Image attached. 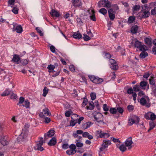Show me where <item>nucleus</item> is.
Wrapping results in <instances>:
<instances>
[{"mask_svg": "<svg viewBox=\"0 0 156 156\" xmlns=\"http://www.w3.org/2000/svg\"><path fill=\"white\" fill-rule=\"evenodd\" d=\"M109 62L110 64V65H112L116 63H117L116 61L113 59H109Z\"/></svg>", "mask_w": 156, "mask_h": 156, "instance_id": "338daca9", "label": "nucleus"}, {"mask_svg": "<svg viewBox=\"0 0 156 156\" xmlns=\"http://www.w3.org/2000/svg\"><path fill=\"white\" fill-rule=\"evenodd\" d=\"M109 16L110 20H113L115 18V14L114 11L112 9H109L108 10Z\"/></svg>", "mask_w": 156, "mask_h": 156, "instance_id": "0eeeda50", "label": "nucleus"}, {"mask_svg": "<svg viewBox=\"0 0 156 156\" xmlns=\"http://www.w3.org/2000/svg\"><path fill=\"white\" fill-rule=\"evenodd\" d=\"M119 148L120 150L122 152H124L126 150V147L124 144L121 145L119 147Z\"/></svg>", "mask_w": 156, "mask_h": 156, "instance_id": "2f4dec72", "label": "nucleus"}, {"mask_svg": "<svg viewBox=\"0 0 156 156\" xmlns=\"http://www.w3.org/2000/svg\"><path fill=\"white\" fill-rule=\"evenodd\" d=\"M110 68H111L113 70H116L118 69L119 67L118 66L117 64V63H115V64L112 65H110Z\"/></svg>", "mask_w": 156, "mask_h": 156, "instance_id": "a878e982", "label": "nucleus"}, {"mask_svg": "<svg viewBox=\"0 0 156 156\" xmlns=\"http://www.w3.org/2000/svg\"><path fill=\"white\" fill-rule=\"evenodd\" d=\"M72 2L75 7H79L81 5V2L80 0H72Z\"/></svg>", "mask_w": 156, "mask_h": 156, "instance_id": "9d476101", "label": "nucleus"}, {"mask_svg": "<svg viewBox=\"0 0 156 156\" xmlns=\"http://www.w3.org/2000/svg\"><path fill=\"white\" fill-rule=\"evenodd\" d=\"M127 92L129 94H133V89L132 88H130L128 89L127 90Z\"/></svg>", "mask_w": 156, "mask_h": 156, "instance_id": "e2e57ef3", "label": "nucleus"}, {"mask_svg": "<svg viewBox=\"0 0 156 156\" xmlns=\"http://www.w3.org/2000/svg\"><path fill=\"white\" fill-rule=\"evenodd\" d=\"M112 140L113 141V142L115 143H117L118 142H120V140L119 139H116L113 137L111 138Z\"/></svg>", "mask_w": 156, "mask_h": 156, "instance_id": "0e129e2a", "label": "nucleus"}, {"mask_svg": "<svg viewBox=\"0 0 156 156\" xmlns=\"http://www.w3.org/2000/svg\"><path fill=\"white\" fill-rule=\"evenodd\" d=\"M89 126H90L88 125V123L87 122H85L84 123H83L82 124L81 128L82 129H85L88 128Z\"/></svg>", "mask_w": 156, "mask_h": 156, "instance_id": "c9c22d12", "label": "nucleus"}, {"mask_svg": "<svg viewBox=\"0 0 156 156\" xmlns=\"http://www.w3.org/2000/svg\"><path fill=\"white\" fill-rule=\"evenodd\" d=\"M48 89L46 87H45L43 90L42 95L44 97H45L48 92Z\"/></svg>", "mask_w": 156, "mask_h": 156, "instance_id": "f704fd0d", "label": "nucleus"}, {"mask_svg": "<svg viewBox=\"0 0 156 156\" xmlns=\"http://www.w3.org/2000/svg\"><path fill=\"white\" fill-rule=\"evenodd\" d=\"M83 39L85 41H88L90 39V37L86 34H83Z\"/></svg>", "mask_w": 156, "mask_h": 156, "instance_id": "49530a36", "label": "nucleus"}, {"mask_svg": "<svg viewBox=\"0 0 156 156\" xmlns=\"http://www.w3.org/2000/svg\"><path fill=\"white\" fill-rule=\"evenodd\" d=\"M76 152V151H74L71 149L68 150L66 151V153L69 155L74 154Z\"/></svg>", "mask_w": 156, "mask_h": 156, "instance_id": "4c0bfd02", "label": "nucleus"}, {"mask_svg": "<svg viewBox=\"0 0 156 156\" xmlns=\"http://www.w3.org/2000/svg\"><path fill=\"white\" fill-rule=\"evenodd\" d=\"M111 6V3L108 1H106L105 3V7H106L107 8H109Z\"/></svg>", "mask_w": 156, "mask_h": 156, "instance_id": "c03bdc74", "label": "nucleus"}, {"mask_svg": "<svg viewBox=\"0 0 156 156\" xmlns=\"http://www.w3.org/2000/svg\"><path fill=\"white\" fill-rule=\"evenodd\" d=\"M103 108L104 110L105 111H107L109 110V108L106 104H104L103 105Z\"/></svg>", "mask_w": 156, "mask_h": 156, "instance_id": "052dcab7", "label": "nucleus"}, {"mask_svg": "<svg viewBox=\"0 0 156 156\" xmlns=\"http://www.w3.org/2000/svg\"><path fill=\"white\" fill-rule=\"evenodd\" d=\"M127 108L129 112L132 111L134 109L133 106L132 105H129L128 106Z\"/></svg>", "mask_w": 156, "mask_h": 156, "instance_id": "680f3d73", "label": "nucleus"}, {"mask_svg": "<svg viewBox=\"0 0 156 156\" xmlns=\"http://www.w3.org/2000/svg\"><path fill=\"white\" fill-rule=\"evenodd\" d=\"M44 143L43 139L41 138L39 141L36 144V145L34 147V149L35 150H39L40 151H42L44 150V148L42 147Z\"/></svg>", "mask_w": 156, "mask_h": 156, "instance_id": "f03ea898", "label": "nucleus"}, {"mask_svg": "<svg viewBox=\"0 0 156 156\" xmlns=\"http://www.w3.org/2000/svg\"><path fill=\"white\" fill-rule=\"evenodd\" d=\"M19 9L15 7H13V9L12 10V12L15 14H17L18 13Z\"/></svg>", "mask_w": 156, "mask_h": 156, "instance_id": "8fccbe9b", "label": "nucleus"}, {"mask_svg": "<svg viewBox=\"0 0 156 156\" xmlns=\"http://www.w3.org/2000/svg\"><path fill=\"white\" fill-rule=\"evenodd\" d=\"M69 147V145L68 144H64L62 145V147L64 149H67Z\"/></svg>", "mask_w": 156, "mask_h": 156, "instance_id": "69168bd1", "label": "nucleus"}, {"mask_svg": "<svg viewBox=\"0 0 156 156\" xmlns=\"http://www.w3.org/2000/svg\"><path fill=\"white\" fill-rule=\"evenodd\" d=\"M147 85V82L145 81H141L140 83V86L142 87H146Z\"/></svg>", "mask_w": 156, "mask_h": 156, "instance_id": "13d9d810", "label": "nucleus"}, {"mask_svg": "<svg viewBox=\"0 0 156 156\" xmlns=\"http://www.w3.org/2000/svg\"><path fill=\"white\" fill-rule=\"evenodd\" d=\"M140 6L139 5H136L133 6V11L134 12L136 11H138L140 9Z\"/></svg>", "mask_w": 156, "mask_h": 156, "instance_id": "c756f323", "label": "nucleus"}, {"mask_svg": "<svg viewBox=\"0 0 156 156\" xmlns=\"http://www.w3.org/2000/svg\"><path fill=\"white\" fill-rule=\"evenodd\" d=\"M11 92L12 91H9L7 89L3 92V93L1 94V96H3L8 95L9 94H11Z\"/></svg>", "mask_w": 156, "mask_h": 156, "instance_id": "bb28decb", "label": "nucleus"}, {"mask_svg": "<svg viewBox=\"0 0 156 156\" xmlns=\"http://www.w3.org/2000/svg\"><path fill=\"white\" fill-rule=\"evenodd\" d=\"M133 143V142L132 141V138L131 137H129L125 141V144L126 146H130Z\"/></svg>", "mask_w": 156, "mask_h": 156, "instance_id": "9b49d317", "label": "nucleus"}, {"mask_svg": "<svg viewBox=\"0 0 156 156\" xmlns=\"http://www.w3.org/2000/svg\"><path fill=\"white\" fill-rule=\"evenodd\" d=\"M109 111L112 114H115L117 112L116 109L114 108H111Z\"/></svg>", "mask_w": 156, "mask_h": 156, "instance_id": "ea45409f", "label": "nucleus"}, {"mask_svg": "<svg viewBox=\"0 0 156 156\" xmlns=\"http://www.w3.org/2000/svg\"><path fill=\"white\" fill-rule=\"evenodd\" d=\"M47 68L49 70H53L55 68V66L54 65L50 64L48 65Z\"/></svg>", "mask_w": 156, "mask_h": 156, "instance_id": "864d4df0", "label": "nucleus"}, {"mask_svg": "<svg viewBox=\"0 0 156 156\" xmlns=\"http://www.w3.org/2000/svg\"><path fill=\"white\" fill-rule=\"evenodd\" d=\"M151 15H156V7H155L154 8L152 9L151 12Z\"/></svg>", "mask_w": 156, "mask_h": 156, "instance_id": "5fc2aeb1", "label": "nucleus"}, {"mask_svg": "<svg viewBox=\"0 0 156 156\" xmlns=\"http://www.w3.org/2000/svg\"><path fill=\"white\" fill-rule=\"evenodd\" d=\"M15 30L18 33H21L23 31V29L22 26L21 25H19L16 27Z\"/></svg>", "mask_w": 156, "mask_h": 156, "instance_id": "4be33fe9", "label": "nucleus"}, {"mask_svg": "<svg viewBox=\"0 0 156 156\" xmlns=\"http://www.w3.org/2000/svg\"><path fill=\"white\" fill-rule=\"evenodd\" d=\"M98 133L101 138H106L110 136L109 134L108 133H105L101 130H99L97 131Z\"/></svg>", "mask_w": 156, "mask_h": 156, "instance_id": "39448f33", "label": "nucleus"}, {"mask_svg": "<svg viewBox=\"0 0 156 156\" xmlns=\"http://www.w3.org/2000/svg\"><path fill=\"white\" fill-rule=\"evenodd\" d=\"M141 45V43L138 40H136L134 44V47L137 48H139Z\"/></svg>", "mask_w": 156, "mask_h": 156, "instance_id": "393cba45", "label": "nucleus"}, {"mask_svg": "<svg viewBox=\"0 0 156 156\" xmlns=\"http://www.w3.org/2000/svg\"><path fill=\"white\" fill-rule=\"evenodd\" d=\"M0 142L3 146L7 145L8 144V142L5 139L4 137H2L0 139Z\"/></svg>", "mask_w": 156, "mask_h": 156, "instance_id": "412c9836", "label": "nucleus"}, {"mask_svg": "<svg viewBox=\"0 0 156 156\" xmlns=\"http://www.w3.org/2000/svg\"><path fill=\"white\" fill-rule=\"evenodd\" d=\"M50 14L52 16H55L56 17H58L60 16L59 13L54 9H52L51 10L50 12Z\"/></svg>", "mask_w": 156, "mask_h": 156, "instance_id": "4468645a", "label": "nucleus"}, {"mask_svg": "<svg viewBox=\"0 0 156 156\" xmlns=\"http://www.w3.org/2000/svg\"><path fill=\"white\" fill-rule=\"evenodd\" d=\"M87 103V100L86 98H84V100L82 104V105L84 107L85 106Z\"/></svg>", "mask_w": 156, "mask_h": 156, "instance_id": "bf43d9fd", "label": "nucleus"}, {"mask_svg": "<svg viewBox=\"0 0 156 156\" xmlns=\"http://www.w3.org/2000/svg\"><path fill=\"white\" fill-rule=\"evenodd\" d=\"M106 0H101L99 1L98 3V5L99 7H105Z\"/></svg>", "mask_w": 156, "mask_h": 156, "instance_id": "5701e85b", "label": "nucleus"}, {"mask_svg": "<svg viewBox=\"0 0 156 156\" xmlns=\"http://www.w3.org/2000/svg\"><path fill=\"white\" fill-rule=\"evenodd\" d=\"M15 0H9L8 1V6H10L11 5H13L14 4Z\"/></svg>", "mask_w": 156, "mask_h": 156, "instance_id": "603ef678", "label": "nucleus"}, {"mask_svg": "<svg viewBox=\"0 0 156 156\" xmlns=\"http://www.w3.org/2000/svg\"><path fill=\"white\" fill-rule=\"evenodd\" d=\"M139 50L143 51H145L147 50L146 46L144 45H141L139 48Z\"/></svg>", "mask_w": 156, "mask_h": 156, "instance_id": "e433bc0d", "label": "nucleus"}, {"mask_svg": "<svg viewBox=\"0 0 156 156\" xmlns=\"http://www.w3.org/2000/svg\"><path fill=\"white\" fill-rule=\"evenodd\" d=\"M89 105L87 106V109L90 110H93L94 109V103L92 101H90L89 102Z\"/></svg>", "mask_w": 156, "mask_h": 156, "instance_id": "dca6fc26", "label": "nucleus"}, {"mask_svg": "<svg viewBox=\"0 0 156 156\" xmlns=\"http://www.w3.org/2000/svg\"><path fill=\"white\" fill-rule=\"evenodd\" d=\"M156 124L153 122L150 121L149 122L150 128L147 131L149 132L155 126Z\"/></svg>", "mask_w": 156, "mask_h": 156, "instance_id": "f3484780", "label": "nucleus"}, {"mask_svg": "<svg viewBox=\"0 0 156 156\" xmlns=\"http://www.w3.org/2000/svg\"><path fill=\"white\" fill-rule=\"evenodd\" d=\"M69 68L70 70L72 72H74L75 71V69H74V67L73 65H70L69 66Z\"/></svg>", "mask_w": 156, "mask_h": 156, "instance_id": "774afa93", "label": "nucleus"}, {"mask_svg": "<svg viewBox=\"0 0 156 156\" xmlns=\"http://www.w3.org/2000/svg\"><path fill=\"white\" fill-rule=\"evenodd\" d=\"M20 60V58L18 55L14 54L12 61L16 62V64H18L20 63L19 61Z\"/></svg>", "mask_w": 156, "mask_h": 156, "instance_id": "6e6552de", "label": "nucleus"}, {"mask_svg": "<svg viewBox=\"0 0 156 156\" xmlns=\"http://www.w3.org/2000/svg\"><path fill=\"white\" fill-rule=\"evenodd\" d=\"M156 118V115L154 113L151 114L150 115V119L152 120H154Z\"/></svg>", "mask_w": 156, "mask_h": 156, "instance_id": "6e6d98bb", "label": "nucleus"}, {"mask_svg": "<svg viewBox=\"0 0 156 156\" xmlns=\"http://www.w3.org/2000/svg\"><path fill=\"white\" fill-rule=\"evenodd\" d=\"M90 96L91 100H94L96 99V94L94 92H92L90 94Z\"/></svg>", "mask_w": 156, "mask_h": 156, "instance_id": "a18cd8bd", "label": "nucleus"}, {"mask_svg": "<svg viewBox=\"0 0 156 156\" xmlns=\"http://www.w3.org/2000/svg\"><path fill=\"white\" fill-rule=\"evenodd\" d=\"M24 98L23 97L20 98L19 103L17 104V105H19L20 104H23L25 101Z\"/></svg>", "mask_w": 156, "mask_h": 156, "instance_id": "72a5a7b5", "label": "nucleus"}, {"mask_svg": "<svg viewBox=\"0 0 156 156\" xmlns=\"http://www.w3.org/2000/svg\"><path fill=\"white\" fill-rule=\"evenodd\" d=\"M92 15L90 16V19L92 20L95 21H96V18L95 15V12L94 10H92Z\"/></svg>", "mask_w": 156, "mask_h": 156, "instance_id": "7c9ffc66", "label": "nucleus"}, {"mask_svg": "<svg viewBox=\"0 0 156 156\" xmlns=\"http://www.w3.org/2000/svg\"><path fill=\"white\" fill-rule=\"evenodd\" d=\"M103 143L102 144V146L104 148H105L108 147V145H110L111 144L110 140H104L103 141Z\"/></svg>", "mask_w": 156, "mask_h": 156, "instance_id": "ddd939ff", "label": "nucleus"}, {"mask_svg": "<svg viewBox=\"0 0 156 156\" xmlns=\"http://www.w3.org/2000/svg\"><path fill=\"white\" fill-rule=\"evenodd\" d=\"M11 94L10 96L11 99H16L17 98V96L16 95V94H14L12 91L11 94Z\"/></svg>", "mask_w": 156, "mask_h": 156, "instance_id": "09e8293b", "label": "nucleus"}, {"mask_svg": "<svg viewBox=\"0 0 156 156\" xmlns=\"http://www.w3.org/2000/svg\"><path fill=\"white\" fill-rule=\"evenodd\" d=\"M116 109L117 112H118L120 114H122L124 111V110L123 109L120 107H118Z\"/></svg>", "mask_w": 156, "mask_h": 156, "instance_id": "de8ad7c7", "label": "nucleus"}, {"mask_svg": "<svg viewBox=\"0 0 156 156\" xmlns=\"http://www.w3.org/2000/svg\"><path fill=\"white\" fill-rule=\"evenodd\" d=\"M27 136V135H26L24 133H22L18 137L20 138H21L22 140H24L25 139H26Z\"/></svg>", "mask_w": 156, "mask_h": 156, "instance_id": "58836bf2", "label": "nucleus"}, {"mask_svg": "<svg viewBox=\"0 0 156 156\" xmlns=\"http://www.w3.org/2000/svg\"><path fill=\"white\" fill-rule=\"evenodd\" d=\"M140 104L143 105H145L147 103V101L144 98H142L140 100Z\"/></svg>", "mask_w": 156, "mask_h": 156, "instance_id": "cd10ccee", "label": "nucleus"}, {"mask_svg": "<svg viewBox=\"0 0 156 156\" xmlns=\"http://www.w3.org/2000/svg\"><path fill=\"white\" fill-rule=\"evenodd\" d=\"M134 119H135V120L133 118H130L129 119V125L131 126L134 123L137 124L139 122L140 119L139 117L136 116H134Z\"/></svg>", "mask_w": 156, "mask_h": 156, "instance_id": "20e7f679", "label": "nucleus"}, {"mask_svg": "<svg viewBox=\"0 0 156 156\" xmlns=\"http://www.w3.org/2000/svg\"><path fill=\"white\" fill-rule=\"evenodd\" d=\"M138 29V27L135 25L132 26L131 28V32L133 34H136L137 32Z\"/></svg>", "mask_w": 156, "mask_h": 156, "instance_id": "2eb2a0df", "label": "nucleus"}, {"mask_svg": "<svg viewBox=\"0 0 156 156\" xmlns=\"http://www.w3.org/2000/svg\"><path fill=\"white\" fill-rule=\"evenodd\" d=\"M22 105L23 107H25L26 108H30V102L28 100H26L24 102V104Z\"/></svg>", "mask_w": 156, "mask_h": 156, "instance_id": "6ab92c4d", "label": "nucleus"}, {"mask_svg": "<svg viewBox=\"0 0 156 156\" xmlns=\"http://www.w3.org/2000/svg\"><path fill=\"white\" fill-rule=\"evenodd\" d=\"M90 80L94 83L97 84H99L102 83L103 80L102 79L97 77L94 76H91L90 77Z\"/></svg>", "mask_w": 156, "mask_h": 156, "instance_id": "423d86ee", "label": "nucleus"}, {"mask_svg": "<svg viewBox=\"0 0 156 156\" xmlns=\"http://www.w3.org/2000/svg\"><path fill=\"white\" fill-rule=\"evenodd\" d=\"M20 63L23 66L27 65L28 63V61L27 59H23L20 61Z\"/></svg>", "mask_w": 156, "mask_h": 156, "instance_id": "79ce46f5", "label": "nucleus"}, {"mask_svg": "<svg viewBox=\"0 0 156 156\" xmlns=\"http://www.w3.org/2000/svg\"><path fill=\"white\" fill-rule=\"evenodd\" d=\"M134 90L135 92L139 91L140 89V86L138 85H136L133 87Z\"/></svg>", "mask_w": 156, "mask_h": 156, "instance_id": "37998d69", "label": "nucleus"}, {"mask_svg": "<svg viewBox=\"0 0 156 156\" xmlns=\"http://www.w3.org/2000/svg\"><path fill=\"white\" fill-rule=\"evenodd\" d=\"M73 37L75 39H79L82 37V35L79 33L75 32L73 35Z\"/></svg>", "mask_w": 156, "mask_h": 156, "instance_id": "a211bd4d", "label": "nucleus"}, {"mask_svg": "<svg viewBox=\"0 0 156 156\" xmlns=\"http://www.w3.org/2000/svg\"><path fill=\"white\" fill-rule=\"evenodd\" d=\"M56 139L55 137H52L49 142L48 143V145L50 146L55 145L56 143Z\"/></svg>", "mask_w": 156, "mask_h": 156, "instance_id": "f8f14e48", "label": "nucleus"}, {"mask_svg": "<svg viewBox=\"0 0 156 156\" xmlns=\"http://www.w3.org/2000/svg\"><path fill=\"white\" fill-rule=\"evenodd\" d=\"M55 133V131L52 129L48 131L47 133L44 135V139L45 140H48L49 137H52Z\"/></svg>", "mask_w": 156, "mask_h": 156, "instance_id": "7ed1b4c3", "label": "nucleus"}, {"mask_svg": "<svg viewBox=\"0 0 156 156\" xmlns=\"http://www.w3.org/2000/svg\"><path fill=\"white\" fill-rule=\"evenodd\" d=\"M43 112L45 115H49L51 113L49 112V110L48 108H45L43 109Z\"/></svg>", "mask_w": 156, "mask_h": 156, "instance_id": "a19ab883", "label": "nucleus"}, {"mask_svg": "<svg viewBox=\"0 0 156 156\" xmlns=\"http://www.w3.org/2000/svg\"><path fill=\"white\" fill-rule=\"evenodd\" d=\"M145 41L146 43L148 45H151V39L146 37L145 39Z\"/></svg>", "mask_w": 156, "mask_h": 156, "instance_id": "473e14b6", "label": "nucleus"}, {"mask_svg": "<svg viewBox=\"0 0 156 156\" xmlns=\"http://www.w3.org/2000/svg\"><path fill=\"white\" fill-rule=\"evenodd\" d=\"M94 118L98 123L101 122L103 124H106V123L103 121V116L101 113H95L94 114Z\"/></svg>", "mask_w": 156, "mask_h": 156, "instance_id": "f257e3e1", "label": "nucleus"}, {"mask_svg": "<svg viewBox=\"0 0 156 156\" xmlns=\"http://www.w3.org/2000/svg\"><path fill=\"white\" fill-rule=\"evenodd\" d=\"M135 20V18L133 16H130L128 19V22L129 23H133Z\"/></svg>", "mask_w": 156, "mask_h": 156, "instance_id": "b1692460", "label": "nucleus"}, {"mask_svg": "<svg viewBox=\"0 0 156 156\" xmlns=\"http://www.w3.org/2000/svg\"><path fill=\"white\" fill-rule=\"evenodd\" d=\"M99 12L104 15H105L107 13V10L104 8H102L100 9Z\"/></svg>", "mask_w": 156, "mask_h": 156, "instance_id": "c85d7f7f", "label": "nucleus"}, {"mask_svg": "<svg viewBox=\"0 0 156 156\" xmlns=\"http://www.w3.org/2000/svg\"><path fill=\"white\" fill-rule=\"evenodd\" d=\"M69 147L70 149H71L74 151H76L75 150L76 147L75 145L73 144H71L69 146Z\"/></svg>", "mask_w": 156, "mask_h": 156, "instance_id": "3c124183", "label": "nucleus"}, {"mask_svg": "<svg viewBox=\"0 0 156 156\" xmlns=\"http://www.w3.org/2000/svg\"><path fill=\"white\" fill-rule=\"evenodd\" d=\"M149 10H142L141 11L143 12L141 15L142 18H146L148 17L150 15Z\"/></svg>", "mask_w": 156, "mask_h": 156, "instance_id": "1a4fd4ad", "label": "nucleus"}, {"mask_svg": "<svg viewBox=\"0 0 156 156\" xmlns=\"http://www.w3.org/2000/svg\"><path fill=\"white\" fill-rule=\"evenodd\" d=\"M36 29L37 32L40 34L41 36L43 35V34L42 33L40 28L37 27L36 28Z\"/></svg>", "mask_w": 156, "mask_h": 156, "instance_id": "4d7b16f0", "label": "nucleus"}, {"mask_svg": "<svg viewBox=\"0 0 156 156\" xmlns=\"http://www.w3.org/2000/svg\"><path fill=\"white\" fill-rule=\"evenodd\" d=\"M148 55V54L145 51L142 52L140 55V57L141 58H144Z\"/></svg>", "mask_w": 156, "mask_h": 156, "instance_id": "aec40b11", "label": "nucleus"}]
</instances>
